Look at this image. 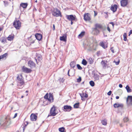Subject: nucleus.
<instances>
[{
	"instance_id": "obj_10",
	"label": "nucleus",
	"mask_w": 132,
	"mask_h": 132,
	"mask_svg": "<svg viewBox=\"0 0 132 132\" xmlns=\"http://www.w3.org/2000/svg\"><path fill=\"white\" fill-rule=\"evenodd\" d=\"M92 33L93 34L95 35H97L99 33L100 30L98 29H96L95 28H92Z\"/></svg>"
},
{
	"instance_id": "obj_44",
	"label": "nucleus",
	"mask_w": 132,
	"mask_h": 132,
	"mask_svg": "<svg viewBox=\"0 0 132 132\" xmlns=\"http://www.w3.org/2000/svg\"><path fill=\"white\" fill-rule=\"evenodd\" d=\"M77 65L78 69L79 70H81L82 69V68L79 64H77Z\"/></svg>"
},
{
	"instance_id": "obj_26",
	"label": "nucleus",
	"mask_w": 132,
	"mask_h": 132,
	"mask_svg": "<svg viewBox=\"0 0 132 132\" xmlns=\"http://www.w3.org/2000/svg\"><path fill=\"white\" fill-rule=\"evenodd\" d=\"M76 63L75 62L73 61L71 62L70 64V65L71 67L73 68L75 66Z\"/></svg>"
},
{
	"instance_id": "obj_40",
	"label": "nucleus",
	"mask_w": 132,
	"mask_h": 132,
	"mask_svg": "<svg viewBox=\"0 0 132 132\" xmlns=\"http://www.w3.org/2000/svg\"><path fill=\"white\" fill-rule=\"evenodd\" d=\"M81 78L80 77H79V78L77 79V82H80L81 81Z\"/></svg>"
},
{
	"instance_id": "obj_36",
	"label": "nucleus",
	"mask_w": 132,
	"mask_h": 132,
	"mask_svg": "<svg viewBox=\"0 0 132 132\" xmlns=\"http://www.w3.org/2000/svg\"><path fill=\"white\" fill-rule=\"evenodd\" d=\"M123 36L124 37L123 40L125 41H126L127 39L126 37V33H124Z\"/></svg>"
},
{
	"instance_id": "obj_13",
	"label": "nucleus",
	"mask_w": 132,
	"mask_h": 132,
	"mask_svg": "<svg viewBox=\"0 0 132 132\" xmlns=\"http://www.w3.org/2000/svg\"><path fill=\"white\" fill-rule=\"evenodd\" d=\"M37 118V116L34 114H32L30 116V119L31 121H35Z\"/></svg>"
},
{
	"instance_id": "obj_16",
	"label": "nucleus",
	"mask_w": 132,
	"mask_h": 132,
	"mask_svg": "<svg viewBox=\"0 0 132 132\" xmlns=\"http://www.w3.org/2000/svg\"><path fill=\"white\" fill-rule=\"evenodd\" d=\"M35 36L36 39L39 41L41 40L42 37V35L39 34H36L35 35Z\"/></svg>"
},
{
	"instance_id": "obj_59",
	"label": "nucleus",
	"mask_w": 132,
	"mask_h": 132,
	"mask_svg": "<svg viewBox=\"0 0 132 132\" xmlns=\"http://www.w3.org/2000/svg\"><path fill=\"white\" fill-rule=\"evenodd\" d=\"M111 51L113 53H114V50L113 49H112V48H111Z\"/></svg>"
},
{
	"instance_id": "obj_1",
	"label": "nucleus",
	"mask_w": 132,
	"mask_h": 132,
	"mask_svg": "<svg viewBox=\"0 0 132 132\" xmlns=\"http://www.w3.org/2000/svg\"><path fill=\"white\" fill-rule=\"evenodd\" d=\"M11 123V119L8 117L2 118L0 121V125L4 127L8 126Z\"/></svg>"
},
{
	"instance_id": "obj_8",
	"label": "nucleus",
	"mask_w": 132,
	"mask_h": 132,
	"mask_svg": "<svg viewBox=\"0 0 132 132\" xmlns=\"http://www.w3.org/2000/svg\"><path fill=\"white\" fill-rule=\"evenodd\" d=\"M22 77L21 75L20 76L19 75L17 77V79L18 80L19 82L20 83L21 85H23L24 84V82L22 78Z\"/></svg>"
},
{
	"instance_id": "obj_60",
	"label": "nucleus",
	"mask_w": 132,
	"mask_h": 132,
	"mask_svg": "<svg viewBox=\"0 0 132 132\" xmlns=\"http://www.w3.org/2000/svg\"><path fill=\"white\" fill-rule=\"evenodd\" d=\"M3 29L1 28L0 27V31H1Z\"/></svg>"
},
{
	"instance_id": "obj_35",
	"label": "nucleus",
	"mask_w": 132,
	"mask_h": 132,
	"mask_svg": "<svg viewBox=\"0 0 132 132\" xmlns=\"http://www.w3.org/2000/svg\"><path fill=\"white\" fill-rule=\"evenodd\" d=\"M59 131L61 132H64V128L63 127H62L59 128Z\"/></svg>"
},
{
	"instance_id": "obj_63",
	"label": "nucleus",
	"mask_w": 132,
	"mask_h": 132,
	"mask_svg": "<svg viewBox=\"0 0 132 132\" xmlns=\"http://www.w3.org/2000/svg\"><path fill=\"white\" fill-rule=\"evenodd\" d=\"M23 97H24V96H21V98H23Z\"/></svg>"
},
{
	"instance_id": "obj_27",
	"label": "nucleus",
	"mask_w": 132,
	"mask_h": 132,
	"mask_svg": "<svg viewBox=\"0 0 132 132\" xmlns=\"http://www.w3.org/2000/svg\"><path fill=\"white\" fill-rule=\"evenodd\" d=\"M94 78L95 80H98L99 78V76L97 74H95L94 75Z\"/></svg>"
},
{
	"instance_id": "obj_28",
	"label": "nucleus",
	"mask_w": 132,
	"mask_h": 132,
	"mask_svg": "<svg viewBox=\"0 0 132 132\" xmlns=\"http://www.w3.org/2000/svg\"><path fill=\"white\" fill-rule=\"evenodd\" d=\"M126 88L128 93H130L131 91V89L130 88L128 85H127L126 87Z\"/></svg>"
},
{
	"instance_id": "obj_11",
	"label": "nucleus",
	"mask_w": 132,
	"mask_h": 132,
	"mask_svg": "<svg viewBox=\"0 0 132 132\" xmlns=\"http://www.w3.org/2000/svg\"><path fill=\"white\" fill-rule=\"evenodd\" d=\"M28 66L31 68H32L35 67V63L31 61H29L28 62Z\"/></svg>"
},
{
	"instance_id": "obj_30",
	"label": "nucleus",
	"mask_w": 132,
	"mask_h": 132,
	"mask_svg": "<svg viewBox=\"0 0 132 132\" xmlns=\"http://www.w3.org/2000/svg\"><path fill=\"white\" fill-rule=\"evenodd\" d=\"M7 53H5L2 55L0 56L1 59H3L5 58H6L7 56Z\"/></svg>"
},
{
	"instance_id": "obj_54",
	"label": "nucleus",
	"mask_w": 132,
	"mask_h": 132,
	"mask_svg": "<svg viewBox=\"0 0 132 132\" xmlns=\"http://www.w3.org/2000/svg\"><path fill=\"white\" fill-rule=\"evenodd\" d=\"M119 125H120V126L121 127H122L123 126V125L122 124V123H120L119 124Z\"/></svg>"
},
{
	"instance_id": "obj_62",
	"label": "nucleus",
	"mask_w": 132,
	"mask_h": 132,
	"mask_svg": "<svg viewBox=\"0 0 132 132\" xmlns=\"http://www.w3.org/2000/svg\"><path fill=\"white\" fill-rule=\"evenodd\" d=\"M71 21V24H73V22H72V21Z\"/></svg>"
},
{
	"instance_id": "obj_49",
	"label": "nucleus",
	"mask_w": 132,
	"mask_h": 132,
	"mask_svg": "<svg viewBox=\"0 0 132 132\" xmlns=\"http://www.w3.org/2000/svg\"><path fill=\"white\" fill-rule=\"evenodd\" d=\"M107 30H108L109 32H110V31H111V30H110V28H109V26H108L107 27Z\"/></svg>"
},
{
	"instance_id": "obj_20",
	"label": "nucleus",
	"mask_w": 132,
	"mask_h": 132,
	"mask_svg": "<svg viewBox=\"0 0 132 132\" xmlns=\"http://www.w3.org/2000/svg\"><path fill=\"white\" fill-rule=\"evenodd\" d=\"M0 40L1 43L5 44L6 42V39L4 37H2L0 38Z\"/></svg>"
},
{
	"instance_id": "obj_17",
	"label": "nucleus",
	"mask_w": 132,
	"mask_h": 132,
	"mask_svg": "<svg viewBox=\"0 0 132 132\" xmlns=\"http://www.w3.org/2000/svg\"><path fill=\"white\" fill-rule=\"evenodd\" d=\"M54 98L52 94H50L49 95L47 101H48L50 103L52 102L53 101Z\"/></svg>"
},
{
	"instance_id": "obj_18",
	"label": "nucleus",
	"mask_w": 132,
	"mask_h": 132,
	"mask_svg": "<svg viewBox=\"0 0 132 132\" xmlns=\"http://www.w3.org/2000/svg\"><path fill=\"white\" fill-rule=\"evenodd\" d=\"M117 7V5H116L114 4L112 6L111 8V9L113 12H115L116 11Z\"/></svg>"
},
{
	"instance_id": "obj_57",
	"label": "nucleus",
	"mask_w": 132,
	"mask_h": 132,
	"mask_svg": "<svg viewBox=\"0 0 132 132\" xmlns=\"http://www.w3.org/2000/svg\"><path fill=\"white\" fill-rule=\"evenodd\" d=\"M119 96H116V98L117 99H119Z\"/></svg>"
},
{
	"instance_id": "obj_23",
	"label": "nucleus",
	"mask_w": 132,
	"mask_h": 132,
	"mask_svg": "<svg viewBox=\"0 0 132 132\" xmlns=\"http://www.w3.org/2000/svg\"><path fill=\"white\" fill-rule=\"evenodd\" d=\"M14 35H10L7 37V39L8 40L11 41L13 39Z\"/></svg>"
},
{
	"instance_id": "obj_7",
	"label": "nucleus",
	"mask_w": 132,
	"mask_h": 132,
	"mask_svg": "<svg viewBox=\"0 0 132 132\" xmlns=\"http://www.w3.org/2000/svg\"><path fill=\"white\" fill-rule=\"evenodd\" d=\"M66 17L67 19L70 21H73L75 20V16H74L73 15H68L66 16Z\"/></svg>"
},
{
	"instance_id": "obj_37",
	"label": "nucleus",
	"mask_w": 132,
	"mask_h": 132,
	"mask_svg": "<svg viewBox=\"0 0 132 132\" xmlns=\"http://www.w3.org/2000/svg\"><path fill=\"white\" fill-rule=\"evenodd\" d=\"M82 37V31L80 34L78 36V38L79 39L81 38Z\"/></svg>"
},
{
	"instance_id": "obj_56",
	"label": "nucleus",
	"mask_w": 132,
	"mask_h": 132,
	"mask_svg": "<svg viewBox=\"0 0 132 132\" xmlns=\"http://www.w3.org/2000/svg\"><path fill=\"white\" fill-rule=\"evenodd\" d=\"M94 11V16H96V15H97V13H96L95 11Z\"/></svg>"
},
{
	"instance_id": "obj_55",
	"label": "nucleus",
	"mask_w": 132,
	"mask_h": 132,
	"mask_svg": "<svg viewBox=\"0 0 132 132\" xmlns=\"http://www.w3.org/2000/svg\"><path fill=\"white\" fill-rule=\"evenodd\" d=\"M119 87H120V88H122V84H120L119 85Z\"/></svg>"
},
{
	"instance_id": "obj_64",
	"label": "nucleus",
	"mask_w": 132,
	"mask_h": 132,
	"mask_svg": "<svg viewBox=\"0 0 132 132\" xmlns=\"http://www.w3.org/2000/svg\"><path fill=\"white\" fill-rule=\"evenodd\" d=\"M26 93H27V92H28V91H27V90H26Z\"/></svg>"
},
{
	"instance_id": "obj_6",
	"label": "nucleus",
	"mask_w": 132,
	"mask_h": 132,
	"mask_svg": "<svg viewBox=\"0 0 132 132\" xmlns=\"http://www.w3.org/2000/svg\"><path fill=\"white\" fill-rule=\"evenodd\" d=\"M126 102L129 105H132V96H128L127 98Z\"/></svg>"
},
{
	"instance_id": "obj_52",
	"label": "nucleus",
	"mask_w": 132,
	"mask_h": 132,
	"mask_svg": "<svg viewBox=\"0 0 132 132\" xmlns=\"http://www.w3.org/2000/svg\"><path fill=\"white\" fill-rule=\"evenodd\" d=\"M80 95L81 97V99L82 100V94L80 93Z\"/></svg>"
},
{
	"instance_id": "obj_5",
	"label": "nucleus",
	"mask_w": 132,
	"mask_h": 132,
	"mask_svg": "<svg viewBox=\"0 0 132 132\" xmlns=\"http://www.w3.org/2000/svg\"><path fill=\"white\" fill-rule=\"evenodd\" d=\"M57 113L56 112V109L55 107L53 106L51 109L50 111V114L51 116H55Z\"/></svg>"
},
{
	"instance_id": "obj_47",
	"label": "nucleus",
	"mask_w": 132,
	"mask_h": 132,
	"mask_svg": "<svg viewBox=\"0 0 132 132\" xmlns=\"http://www.w3.org/2000/svg\"><path fill=\"white\" fill-rule=\"evenodd\" d=\"M114 62L117 65H118L119 64L120 62V61L119 60L117 62L114 61Z\"/></svg>"
},
{
	"instance_id": "obj_21",
	"label": "nucleus",
	"mask_w": 132,
	"mask_h": 132,
	"mask_svg": "<svg viewBox=\"0 0 132 132\" xmlns=\"http://www.w3.org/2000/svg\"><path fill=\"white\" fill-rule=\"evenodd\" d=\"M95 28L96 29H101L102 28V26L100 24L96 23V24L95 25Z\"/></svg>"
},
{
	"instance_id": "obj_33",
	"label": "nucleus",
	"mask_w": 132,
	"mask_h": 132,
	"mask_svg": "<svg viewBox=\"0 0 132 132\" xmlns=\"http://www.w3.org/2000/svg\"><path fill=\"white\" fill-rule=\"evenodd\" d=\"M102 64L103 67H105L106 66V64L104 61L102 60L101 62Z\"/></svg>"
},
{
	"instance_id": "obj_25",
	"label": "nucleus",
	"mask_w": 132,
	"mask_h": 132,
	"mask_svg": "<svg viewBox=\"0 0 132 132\" xmlns=\"http://www.w3.org/2000/svg\"><path fill=\"white\" fill-rule=\"evenodd\" d=\"M28 5L27 3H22L20 4V6L24 8H26Z\"/></svg>"
},
{
	"instance_id": "obj_15",
	"label": "nucleus",
	"mask_w": 132,
	"mask_h": 132,
	"mask_svg": "<svg viewBox=\"0 0 132 132\" xmlns=\"http://www.w3.org/2000/svg\"><path fill=\"white\" fill-rule=\"evenodd\" d=\"M63 108L64 110H66L67 111H70L71 110L72 107L70 105H65L63 106Z\"/></svg>"
},
{
	"instance_id": "obj_34",
	"label": "nucleus",
	"mask_w": 132,
	"mask_h": 132,
	"mask_svg": "<svg viewBox=\"0 0 132 132\" xmlns=\"http://www.w3.org/2000/svg\"><path fill=\"white\" fill-rule=\"evenodd\" d=\"M89 84L92 87L94 86L95 85V83L92 80H91L89 82Z\"/></svg>"
},
{
	"instance_id": "obj_24",
	"label": "nucleus",
	"mask_w": 132,
	"mask_h": 132,
	"mask_svg": "<svg viewBox=\"0 0 132 132\" xmlns=\"http://www.w3.org/2000/svg\"><path fill=\"white\" fill-rule=\"evenodd\" d=\"M60 40L62 41L65 42L67 40V37L66 36H63L62 37H61L60 38Z\"/></svg>"
},
{
	"instance_id": "obj_45",
	"label": "nucleus",
	"mask_w": 132,
	"mask_h": 132,
	"mask_svg": "<svg viewBox=\"0 0 132 132\" xmlns=\"http://www.w3.org/2000/svg\"><path fill=\"white\" fill-rule=\"evenodd\" d=\"M64 79L63 78H60L59 79V81L60 82H63V81H64Z\"/></svg>"
},
{
	"instance_id": "obj_14",
	"label": "nucleus",
	"mask_w": 132,
	"mask_h": 132,
	"mask_svg": "<svg viewBox=\"0 0 132 132\" xmlns=\"http://www.w3.org/2000/svg\"><path fill=\"white\" fill-rule=\"evenodd\" d=\"M84 19L85 21L90 20V18L89 16V14L88 13L85 14L84 15Z\"/></svg>"
},
{
	"instance_id": "obj_50",
	"label": "nucleus",
	"mask_w": 132,
	"mask_h": 132,
	"mask_svg": "<svg viewBox=\"0 0 132 132\" xmlns=\"http://www.w3.org/2000/svg\"><path fill=\"white\" fill-rule=\"evenodd\" d=\"M131 34H132V30H131L129 32V36Z\"/></svg>"
},
{
	"instance_id": "obj_4",
	"label": "nucleus",
	"mask_w": 132,
	"mask_h": 132,
	"mask_svg": "<svg viewBox=\"0 0 132 132\" xmlns=\"http://www.w3.org/2000/svg\"><path fill=\"white\" fill-rule=\"evenodd\" d=\"M52 14L55 17L60 16L61 15L60 10L57 8L54 10L52 12Z\"/></svg>"
},
{
	"instance_id": "obj_31",
	"label": "nucleus",
	"mask_w": 132,
	"mask_h": 132,
	"mask_svg": "<svg viewBox=\"0 0 132 132\" xmlns=\"http://www.w3.org/2000/svg\"><path fill=\"white\" fill-rule=\"evenodd\" d=\"M100 45L104 48H105L107 47V46L105 45L104 43L103 42H101L100 43Z\"/></svg>"
},
{
	"instance_id": "obj_48",
	"label": "nucleus",
	"mask_w": 132,
	"mask_h": 132,
	"mask_svg": "<svg viewBox=\"0 0 132 132\" xmlns=\"http://www.w3.org/2000/svg\"><path fill=\"white\" fill-rule=\"evenodd\" d=\"M17 113H15L14 114V117L13 118H15V117H16L17 116Z\"/></svg>"
},
{
	"instance_id": "obj_61",
	"label": "nucleus",
	"mask_w": 132,
	"mask_h": 132,
	"mask_svg": "<svg viewBox=\"0 0 132 132\" xmlns=\"http://www.w3.org/2000/svg\"><path fill=\"white\" fill-rule=\"evenodd\" d=\"M85 31H83V36L85 34Z\"/></svg>"
},
{
	"instance_id": "obj_9",
	"label": "nucleus",
	"mask_w": 132,
	"mask_h": 132,
	"mask_svg": "<svg viewBox=\"0 0 132 132\" xmlns=\"http://www.w3.org/2000/svg\"><path fill=\"white\" fill-rule=\"evenodd\" d=\"M22 70L23 72L27 73L30 72L32 70L30 69L23 66L22 68Z\"/></svg>"
},
{
	"instance_id": "obj_53",
	"label": "nucleus",
	"mask_w": 132,
	"mask_h": 132,
	"mask_svg": "<svg viewBox=\"0 0 132 132\" xmlns=\"http://www.w3.org/2000/svg\"><path fill=\"white\" fill-rule=\"evenodd\" d=\"M109 23L110 24H112V25L113 27V26H114V24L113 22H110Z\"/></svg>"
},
{
	"instance_id": "obj_58",
	"label": "nucleus",
	"mask_w": 132,
	"mask_h": 132,
	"mask_svg": "<svg viewBox=\"0 0 132 132\" xmlns=\"http://www.w3.org/2000/svg\"><path fill=\"white\" fill-rule=\"evenodd\" d=\"M70 71V70H69L68 71V76H70V75H69V72Z\"/></svg>"
},
{
	"instance_id": "obj_38",
	"label": "nucleus",
	"mask_w": 132,
	"mask_h": 132,
	"mask_svg": "<svg viewBox=\"0 0 132 132\" xmlns=\"http://www.w3.org/2000/svg\"><path fill=\"white\" fill-rule=\"evenodd\" d=\"M128 120L129 119L127 117L124 118L123 119V121L125 122H127Z\"/></svg>"
},
{
	"instance_id": "obj_41",
	"label": "nucleus",
	"mask_w": 132,
	"mask_h": 132,
	"mask_svg": "<svg viewBox=\"0 0 132 132\" xmlns=\"http://www.w3.org/2000/svg\"><path fill=\"white\" fill-rule=\"evenodd\" d=\"M87 63V62L84 59H83V65H85Z\"/></svg>"
},
{
	"instance_id": "obj_51",
	"label": "nucleus",
	"mask_w": 132,
	"mask_h": 132,
	"mask_svg": "<svg viewBox=\"0 0 132 132\" xmlns=\"http://www.w3.org/2000/svg\"><path fill=\"white\" fill-rule=\"evenodd\" d=\"M53 30H55V26L54 24L53 25Z\"/></svg>"
},
{
	"instance_id": "obj_43",
	"label": "nucleus",
	"mask_w": 132,
	"mask_h": 132,
	"mask_svg": "<svg viewBox=\"0 0 132 132\" xmlns=\"http://www.w3.org/2000/svg\"><path fill=\"white\" fill-rule=\"evenodd\" d=\"M83 97L87 98L88 97V95L86 93H83Z\"/></svg>"
},
{
	"instance_id": "obj_19",
	"label": "nucleus",
	"mask_w": 132,
	"mask_h": 132,
	"mask_svg": "<svg viewBox=\"0 0 132 132\" xmlns=\"http://www.w3.org/2000/svg\"><path fill=\"white\" fill-rule=\"evenodd\" d=\"M123 106V105L122 104H119L118 103H116L113 105L114 107L115 108H118L119 107H122Z\"/></svg>"
},
{
	"instance_id": "obj_12",
	"label": "nucleus",
	"mask_w": 132,
	"mask_h": 132,
	"mask_svg": "<svg viewBox=\"0 0 132 132\" xmlns=\"http://www.w3.org/2000/svg\"><path fill=\"white\" fill-rule=\"evenodd\" d=\"M121 5L123 7L126 6L128 4V0H122L121 1Z\"/></svg>"
},
{
	"instance_id": "obj_29",
	"label": "nucleus",
	"mask_w": 132,
	"mask_h": 132,
	"mask_svg": "<svg viewBox=\"0 0 132 132\" xmlns=\"http://www.w3.org/2000/svg\"><path fill=\"white\" fill-rule=\"evenodd\" d=\"M79 103H77L73 105V107L75 108H79Z\"/></svg>"
},
{
	"instance_id": "obj_39",
	"label": "nucleus",
	"mask_w": 132,
	"mask_h": 132,
	"mask_svg": "<svg viewBox=\"0 0 132 132\" xmlns=\"http://www.w3.org/2000/svg\"><path fill=\"white\" fill-rule=\"evenodd\" d=\"M49 96L48 95V93L46 94L44 96V98L45 99H46V100L47 101L48 100V98Z\"/></svg>"
},
{
	"instance_id": "obj_46",
	"label": "nucleus",
	"mask_w": 132,
	"mask_h": 132,
	"mask_svg": "<svg viewBox=\"0 0 132 132\" xmlns=\"http://www.w3.org/2000/svg\"><path fill=\"white\" fill-rule=\"evenodd\" d=\"M112 91H110L107 93V94L108 95H110Z\"/></svg>"
},
{
	"instance_id": "obj_32",
	"label": "nucleus",
	"mask_w": 132,
	"mask_h": 132,
	"mask_svg": "<svg viewBox=\"0 0 132 132\" xmlns=\"http://www.w3.org/2000/svg\"><path fill=\"white\" fill-rule=\"evenodd\" d=\"M101 123L103 125H106L107 124L106 121L105 120H103L101 121Z\"/></svg>"
},
{
	"instance_id": "obj_2",
	"label": "nucleus",
	"mask_w": 132,
	"mask_h": 132,
	"mask_svg": "<svg viewBox=\"0 0 132 132\" xmlns=\"http://www.w3.org/2000/svg\"><path fill=\"white\" fill-rule=\"evenodd\" d=\"M93 42L92 39H88L85 40L83 43V44L84 46V48H86L87 47H89L91 44H92Z\"/></svg>"
},
{
	"instance_id": "obj_22",
	"label": "nucleus",
	"mask_w": 132,
	"mask_h": 132,
	"mask_svg": "<svg viewBox=\"0 0 132 132\" xmlns=\"http://www.w3.org/2000/svg\"><path fill=\"white\" fill-rule=\"evenodd\" d=\"M38 60L36 59H35V60L36 63L38 64V63L39 62H41L42 60V58L41 57L39 56L38 57Z\"/></svg>"
},
{
	"instance_id": "obj_42",
	"label": "nucleus",
	"mask_w": 132,
	"mask_h": 132,
	"mask_svg": "<svg viewBox=\"0 0 132 132\" xmlns=\"http://www.w3.org/2000/svg\"><path fill=\"white\" fill-rule=\"evenodd\" d=\"M89 63L90 64H92L93 63V60L92 58H90L89 59Z\"/></svg>"
},
{
	"instance_id": "obj_3",
	"label": "nucleus",
	"mask_w": 132,
	"mask_h": 132,
	"mask_svg": "<svg viewBox=\"0 0 132 132\" xmlns=\"http://www.w3.org/2000/svg\"><path fill=\"white\" fill-rule=\"evenodd\" d=\"M13 26L16 29H19L21 26V22L19 20H15L13 23Z\"/></svg>"
}]
</instances>
